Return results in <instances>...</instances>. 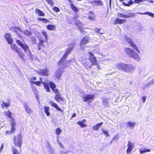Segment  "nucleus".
Listing matches in <instances>:
<instances>
[{"mask_svg": "<svg viewBox=\"0 0 154 154\" xmlns=\"http://www.w3.org/2000/svg\"><path fill=\"white\" fill-rule=\"evenodd\" d=\"M40 81L32 82V83L38 86H40V84L42 83L44 85L45 88L46 89V91L48 92H49L50 89L49 88L48 83L45 82H43L42 81V79L41 78H40Z\"/></svg>", "mask_w": 154, "mask_h": 154, "instance_id": "5", "label": "nucleus"}, {"mask_svg": "<svg viewBox=\"0 0 154 154\" xmlns=\"http://www.w3.org/2000/svg\"><path fill=\"white\" fill-rule=\"evenodd\" d=\"M5 115L7 116L9 118H12L11 115L12 113L10 111H7L5 112Z\"/></svg>", "mask_w": 154, "mask_h": 154, "instance_id": "37", "label": "nucleus"}, {"mask_svg": "<svg viewBox=\"0 0 154 154\" xmlns=\"http://www.w3.org/2000/svg\"><path fill=\"white\" fill-rule=\"evenodd\" d=\"M75 23L76 25L78 26L80 30L81 33H84L85 32L82 31V27H81L83 26L82 24L79 20L75 21Z\"/></svg>", "mask_w": 154, "mask_h": 154, "instance_id": "17", "label": "nucleus"}, {"mask_svg": "<svg viewBox=\"0 0 154 154\" xmlns=\"http://www.w3.org/2000/svg\"><path fill=\"white\" fill-rule=\"evenodd\" d=\"M126 20L125 19L121 20L119 18H117L116 19L115 21V23H117L119 24L124 23L125 22Z\"/></svg>", "mask_w": 154, "mask_h": 154, "instance_id": "25", "label": "nucleus"}, {"mask_svg": "<svg viewBox=\"0 0 154 154\" xmlns=\"http://www.w3.org/2000/svg\"><path fill=\"white\" fill-rule=\"evenodd\" d=\"M148 86H150L149 83L145 84L144 86H143V88L145 89L147 88Z\"/></svg>", "mask_w": 154, "mask_h": 154, "instance_id": "57", "label": "nucleus"}, {"mask_svg": "<svg viewBox=\"0 0 154 154\" xmlns=\"http://www.w3.org/2000/svg\"><path fill=\"white\" fill-rule=\"evenodd\" d=\"M55 99L56 101L60 103H62V101L63 100V99L62 98L60 95H56L55 97Z\"/></svg>", "mask_w": 154, "mask_h": 154, "instance_id": "23", "label": "nucleus"}, {"mask_svg": "<svg viewBox=\"0 0 154 154\" xmlns=\"http://www.w3.org/2000/svg\"><path fill=\"white\" fill-rule=\"evenodd\" d=\"M16 43L24 50L25 52H27L29 50V48L28 46L25 43L23 44L19 40H17Z\"/></svg>", "mask_w": 154, "mask_h": 154, "instance_id": "7", "label": "nucleus"}, {"mask_svg": "<svg viewBox=\"0 0 154 154\" xmlns=\"http://www.w3.org/2000/svg\"><path fill=\"white\" fill-rule=\"evenodd\" d=\"M94 15L93 13L92 12L90 11L88 15V18L91 20H93L94 19Z\"/></svg>", "mask_w": 154, "mask_h": 154, "instance_id": "32", "label": "nucleus"}, {"mask_svg": "<svg viewBox=\"0 0 154 154\" xmlns=\"http://www.w3.org/2000/svg\"><path fill=\"white\" fill-rule=\"evenodd\" d=\"M146 100V97L145 96H143L142 98V100L143 101V102L144 103L145 102Z\"/></svg>", "mask_w": 154, "mask_h": 154, "instance_id": "58", "label": "nucleus"}, {"mask_svg": "<svg viewBox=\"0 0 154 154\" xmlns=\"http://www.w3.org/2000/svg\"><path fill=\"white\" fill-rule=\"evenodd\" d=\"M36 79V78L35 76L32 77L30 78V82L32 83V82H34L33 80H35Z\"/></svg>", "mask_w": 154, "mask_h": 154, "instance_id": "50", "label": "nucleus"}, {"mask_svg": "<svg viewBox=\"0 0 154 154\" xmlns=\"http://www.w3.org/2000/svg\"><path fill=\"white\" fill-rule=\"evenodd\" d=\"M53 91L55 93L58 94L59 93V91L57 89L54 88L52 89Z\"/></svg>", "mask_w": 154, "mask_h": 154, "instance_id": "52", "label": "nucleus"}, {"mask_svg": "<svg viewBox=\"0 0 154 154\" xmlns=\"http://www.w3.org/2000/svg\"><path fill=\"white\" fill-rule=\"evenodd\" d=\"M16 125L15 122L14 121V119H12L11 121V133H13L15 131V128H14V127Z\"/></svg>", "mask_w": 154, "mask_h": 154, "instance_id": "21", "label": "nucleus"}, {"mask_svg": "<svg viewBox=\"0 0 154 154\" xmlns=\"http://www.w3.org/2000/svg\"><path fill=\"white\" fill-rule=\"evenodd\" d=\"M149 86L154 84V79H152L149 83Z\"/></svg>", "mask_w": 154, "mask_h": 154, "instance_id": "55", "label": "nucleus"}, {"mask_svg": "<svg viewBox=\"0 0 154 154\" xmlns=\"http://www.w3.org/2000/svg\"><path fill=\"white\" fill-rule=\"evenodd\" d=\"M11 49L13 50L14 51L18 52L19 51L18 48L17 46L14 44H12L11 45Z\"/></svg>", "mask_w": 154, "mask_h": 154, "instance_id": "28", "label": "nucleus"}, {"mask_svg": "<svg viewBox=\"0 0 154 154\" xmlns=\"http://www.w3.org/2000/svg\"><path fill=\"white\" fill-rule=\"evenodd\" d=\"M38 20L42 21H43V20H44V18H38Z\"/></svg>", "mask_w": 154, "mask_h": 154, "instance_id": "63", "label": "nucleus"}, {"mask_svg": "<svg viewBox=\"0 0 154 154\" xmlns=\"http://www.w3.org/2000/svg\"><path fill=\"white\" fill-rule=\"evenodd\" d=\"M69 151H61V154H67Z\"/></svg>", "mask_w": 154, "mask_h": 154, "instance_id": "59", "label": "nucleus"}, {"mask_svg": "<svg viewBox=\"0 0 154 154\" xmlns=\"http://www.w3.org/2000/svg\"><path fill=\"white\" fill-rule=\"evenodd\" d=\"M3 103L4 104L5 106V107H9L10 106V103H5L4 102H3Z\"/></svg>", "mask_w": 154, "mask_h": 154, "instance_id": "54", "label": "nucleus"}, {"mask_svg": "<svg viewBox=\"0 0 154 154\" xmlns=\"http://www.w3.org/2000/svg\"><path fill=\"white\" fill-rule=\"evenodd\" d=\"M61 132V130L60 128H58L56 130V133L57 135V139H59V135Z\"/></svg>", "mask_w": 154, "mask_h": 154, "instance_id": "35", "label": "nucleus"}, {"mask_svg": "<svg viewBox=\"0 0 154 154\" xmlns=\"http://www.w3.org/2000/svg\"><path fill=\"white\" fill-rule=\"evenodd\" d=\"M43 21L45 23H47L48 21L47 19L44 18V20H43Z\"/></svg>", "mask_w": 154, "mask_h": 154, "instance_id": "62", "label": "nucleus"}, {"mask_svg": "<svg viewBox=\"0 0 154 154\" xmlns=\"http://www.w3.org/2000/svg\"><path fill=\"white\" fill-rule=\"evenodd\" d=\"M142 14H145L146 15H148L151 17H154V14L152 13H150L149 12H145V13Z\"/></svg>", "mask_w": 154, "mask_h": 154, "instance_id": "43", "label": "nucleus"}, {"mask_svg": "<svg viewBox=\"0 0 154 154\" xmlns=\"http://www.w3.org/2000/svg\"><path fill=\"white\" fill-rule=\"evenodd\" d=\"M139 151L140 154L146 152H149L151 151L150 150L148 149H146L144 148H141L139 149Z\"/></svg>", "mask_w": 154, "mask_h": 154, "instance_id": "27", "label": "nucleus"}, {"mask_svg": "<svg viewBox=\"0 0 154 154\" xmlns=\"http://www.w3.org/2000/svg\"><path fill=\"white\" fill-rule=\"evenodd\" d=\"M23 107L25 109L26 112L29 114H31L33 112L32 110L29 107L28 103H22Z\"/></svg>", "mask_w": 154, "mask_h": 154, "instance_id": "8", "label": "nucleus"}, {"mask_svg": "<svg viewBox=\"0 0 154 154\" xmlns=\"http://www.w3.org/2000/svg\"><path fill=\"white\" fill-rule=\"evenodd\" d=\"M47 28L48 30H52L54 29H55V26L54 25H48L47 26Z\"/></svg>", "mask_w": 154, "mask_h": 154, "instance_id": "34", "label": "nucleus"}, {"mask_svg": "<svg viewBox=\"0 0 154 154\" xmlns=\"http://www.w3.org/2000/svg\"><path fill=\"white\" fill-rule=\"evenodd\" d=\"M57 142L58 143L59 145L62 148H63V149L64 148V147H63V145L62 144V143H61L59 141V140H58V139H57Z\"/></svg>", "mask_w": 154, "mask_h": 154, "instance_id": "48", "label": "nucleus"}, {"mask_svg": "<svg viewBox=\"0 0 154 154\" xmlns=\"http://www.w3.org/2000/svg\"><path fill=\"white\" fill-rule=\"evenodd\" d=\"M28 53V56L30 58V59L33 60V56L31 54L30 52V51L29 49V50L27 52H26Z\"/></svg>", "mask_w": 154, "mask_h": 154, "instance_id": "41", "label": "nucleus"}, {"mask_svg": "<svg viewBox=\"0 0 154 154\" xmlns=\"http://www.w3.org/2000/svg\"><path fill=\"white\" fill-rule=\"evenodd\" d=\"M62 68H59L56 72L55 75L57 78H59L62 75L63 72Z\"/></svg>", "mask_w": 154, "mask_h": 154, "instance_id": "19", "label": "nucleus"}, {"mask_svg": "<svg viewBox=\"0 0 154 154\" xmlns=\"http://www.w3.org/2000/svg\"><path fill=\"white\" fill-rule=\"evenodd\" d=\"M38 40L39 42L38 45L37 49L38 50H41V47L43 45V43L45 42L46 41L43 39L41 37H40L38 38Z\"/></svg>", "mask_w": 154, "mask_h": 154, "instance_id": "15", "label": "nucleus"}, {"mask_svg": "<svg viewBox=\"0 0 154 154\" xmlns=\"http://www.w3.org/2000/svg\"><path fill=\"white\" fill-rule=\"evenodd\" d=\"M94 97V95L92 94H86L82 96V98L84 100V102H86L87 100L93 99Z\"/></svg>", "mask_w": 154, "mask_h": 154, "instance_id": "14", "label": "nucleus"}, {"mask_svg": "<svg viewBox=\"0 0 154 154\" xmlns=\"http://www.w3.org/2000/svg\"><path fill=\"white\" fill-rule=\"evenodd\" d=\"M116 67L120 70L128 72H131L136 69L135 66L132 64H125L123 63L117 64Z\"/></svg>", "mask_w": 154, "mask_h": 154, "instance_id": "3", "label": "nucleus"}, {"mask_svg": "<svg viewBox=\"0 0 154 154\" xmlns=\"http://www.w3.org/2000/svg\"><path fill=\"white\" fill-rule=\"evenodd\" d=\"M89 54L90 55L89 59L92 64H96V62H97V60L95 57L94 56V54L91 52H90Z\"/></svg>", "mask_w": 154, "mask_h": 154, "instance_id": "11", "label": "nucleus"}, {"mask_svg": "<svg viewBox=\"0 0 154 154\" xmlns=\"http://www.w3.org/2000/svg\"><path fill=\"white\" fill-rule=\"evenodd\" d=\"M74 45V44L72 43L70 47L67 49L64 55L59 61L58 63L59 65L63 66L64 67L66 66L67 64H70L72 62V60H69L66 61L65 60L67 57L70 54L71 51L72 50Z\"/></svg>", "mask_w": 154, "mask_h": 154, "instance_id": "1", "label": "nucleus"}, {"mask_svg": "<svg viewBox=\"0 0 154 154\" xmlns=\"http://www.w3.org/2000/svg\"><path fill=\"white\" fill-rule=\"evenodd\" d=\"M22 136L20 134H19L16 137H14V142L15 145L19 147L21 146L22 141Z\"/></svg>", "mask_w": 154, "mask_h": 154, "instance_id": "6", "label": "nucleus"}, {"mask_svg": "<svg viewBox=\"0 0 154 154\" xmlns=\"http://www.w3.org/2000/svg\"><path fill=\"white\" fill-rule=\"evenodd\" d=\"M103 105L106 107H109L108 101L107 99H103L102 102Z\"/></svg>", "mask_w": 154, "mask_h": 154, "instance_id": "31", "label": "nucleus"}, {"mask_svg": "<svg viewBox=\"0 0 154 154\" xmlns=\"http://www.w3.org/2000/svg\"><path fill=\"white\" fill-rule=\"evenodd\" d=\"M12 150L13 154H19L18 151L14 147H12Z\"/></svg>", "mask_w": 154, "mask_h": 154, "instance_id": "44", "label": "nucleus"}, {"mask_svg": "<svg viewBox=\"0 0 154 154\" xmlns=\"http://www.w3.org/2000/svg\"><path fill=\"white\" fill-rule=\"evenodd\" d=\"M31 39L34 44H35L36 43L37 40L35 37H32Z\"/></svg>", "mask_w": 154, "mask_h": 154, "instance_id": "46", "label": "nucleus"}, {"mask_svg": "<svg viewBox=\"0 0 154 154\" xmlns=\"http://www.w3.org/2000/svg\"><path fill=\"white\" fill-rule=\"evenodd\" d=\"M44 112L47 116H49L50 115V113L49 112V107L46 106H45L44 107Z\"/></svg>", "mask_w": 154, "mask_h": 154, "instance_id": "30", "label": "nucleus"}, {"mask_svg": "<svg viewBox=\"0 0 154 154\" xmlns=\"http://www.w3.org/2000/svg\"><path fill=\"white\" fill-rule=\"evenodd\" d=\"M42 33L43 35L45 37V39L44 40L47 41V40L48 39L47 32L45 31H43L42 32Z\"/></svg>", "mask_w": 154, "mask_h": 154, "instance_id": "39", "label": "nucleus"}, {"mask_svg": "<svg viewBox=\"0 0 154 154\" xmlns=\"http://www.w3.org/2000/svg\"><path fill=\"white\" fill-rule=\"evenodd\" d=\"M71 7L72 9L74 11L76 12L78 11V8L74 6L73 4H71Z\"/></svg>", "mask_w": 154, "mask_h": 154, "instance_id": "40", "label": "nucleus"}, {"mask_svg": "<svg viewBox=\"0 0 154 154\" xmlns=\"http://www.w3.org/2000/svg\"><path fill=\"white\" fill-rule=\"evenodd\" d=\"M75 116H76V113H74L73 115H72V116L71 117V119L72 118L75 117Z\"/></svg>", "mask_w": 154, "mask_h": 154, "instance_id": "64", "label": "nucleus"}, {"mask_svg": "<svg viewBox=\"0 0 154 154\" xmlns=\"http://www.w3.org/2000/svg\"><path fill=\"white\" fill-rule=\"evenodd\" d=\"M50 148L49 150V152L50 153H51V154H54V150L53 149H52L51 147V146L50 145H49Z\"/></svg>", "mask_w": 154, "mask_h": 154, "instance_id": "47", "label": "nucleus"}, {"mask_svg": "<svg viewBox=\"0 0 154 154\" xmlns=\"http://www.w3.org/2000/svg\"><path fill=\"white\" fill-rule=\"evenodd\" d=\"M134 146V143H131L130 141H128V149L126 151V152L127 154H129L130 153L133 148Z\"/></svg>", "mask_w": 154, "mask_h": 154, "instance_id": "10", "label": "nucleus"}, {"mask_svg": "<svg viewBox=\"0 0 154 154\" xmlns=\"http://www.w3.org/2000/svg\"><path fill=\"white\" fill-rule=\"evenodd\" d=\"M136 123L135 122H128L126 123V128H129V129H133Z\"/></svg>", "mask_w": 154, "mask_h": 154, "instance_id": "18", "label": "nucleus"}, {"mask_svg": "<svg viewBox=\"0 0 154 154\" xmlns=\"http://www.w3.org/2000/svg\"><path fill=\"white\" fill-rule=\"evenodd\" d=\"M53 10L57 12H58L60 11L59 9L57 7H55L53 8Z\"/></svg>", "mask_w": 154, "mask_h": 154, "instance_id": "51", "label": "nucleus"}, {"mask_svg": "<svg viewBox=\"0 0 154 154\" xmlns=\"http://www.w3.org/2000/svg\"><path fill=\"white\" fill-rule=\"evenodd\" d=\"M95 32H98L100 34H103V33H100V32H99V31L100 30V29H94Z\"/></svg>", "mask_w": 154, "mask_h": 154, "instance_id": "56", "label": "nucleus"}, {"mask_svg": "<svg viewBox=\"0 0 154 154\" xmlns=\"http://www.w3.org/2000/svg\"><path fill=\"white\" fill-rule=\"evenodd\" d=\"M35 11L39 16H45V14L44 12L38 9H35Z\"/></svg>", "mask_w": 154, "mask_h": 154, "instance_id": "26", "label": "nucleus"}, {"mask_svg": "<svg viewBox=\"0 0 154 154\" xmlns=\"http://www.w3.org/2000/svg\"><path fill=\"white\" fill-rule=\"evenodd\" d=\"M124 51L129 57L132 58L137 61L140 60V57L138 54L131 48L126 47L125 48Z\"/></svg>", "mask_w": 154, "mask_h": 154, "instance_id": "2", "label": "nucleus"}, {"mask_svg": "<svg viewBox=\"0 0 154 154\" xmlns=\"http://www.w3.org/2000/svg\"><path fill=\"white\" fill-rule=\"evenodd\" d=\"M103 124V122H101L98 123L96 125H94L93 127V128L95 130H97Z\"/></svg>", "mask_w": 154, "mask_h": 154, "instance_id": "29", "label": "nucleus"}, {"mask_svg": "<svg viewBox=\"0 0 154 154\" xmlns=\"http://www.w3.org/2000/svg\"><path fill=\"white\" fill-rule=\"evenodd\" d=\"M133 3L134 2L132 0H130V1L128 3H125L123 2V4L125 6L129 7L131 5H132Z\"/></svg>", "mask_w": 154, "mask_h": 154, "instance_id": "36", "label": "nucleus"}, {"mask_svg": "<svg viewBox=\"0 0 154 154\" xmlns=\"http://www.w3.org/2000/svg\"><path fill=\"white\" fill-rule=\"evenodd\" d=\"M46 1L50 5H51L53 4L52 0H46Z\"/></svg>", "mask_w": 154, "mask_h": 154, "instance_id": "53", "label": "nucleus"}, {"mask_svg": "<svg viewBox=\"0 0 154 154\" xmlns=\"http://www.w3.org/2000/svg\"><path fill=\"white\" fill-rule=\"evenodd\" d=\"M94 65H96L97 66V68L98 69H100V66L97 63V62H96V64H94Z\"/></svg>", "mask_w": 154, "mask_h": 154, "instance_id": "60", "label": "nucleus"}, {"mask_svg": "<svg viewBox=\"0 0 154 154\" xmlns=\"http://www.w3.org/2000/svg\"><path fill=\"white\" fill-rule=\"evenodd\" d=\"M91 3L92 5H94L96 6H102L103 5L102 2L100 0L93 1L91 2Z\"/></svg>", "mask_w": 154, "mask_h": 154, "instance_id": "20", "label": "nucleus"}, {"mask_svg": "<svg viewBox=\"0 0 154 154\" xmlns=\"http://www.w3.org/2000/svg\"><path fill=\"white\" fill-rule=\"evenodd\" d=\"M144 0H134V2L136 3L139 4L140 2H144Z\"/></svg>", "mask_w": 154, "mask_h": 154, "instance_id": "49", "label": "nucleus"}, {"mask_svg": "<svg viewBox=\"0 0 154 154\" xmlns=\"http://www.w3.org/2000/svg\"><path fill=\"white\" fill-rule=\"evenodd\" d=\"M50 103L52 106L55 108L57 110L60 111H63L60 108L58 105L52 101H50Z\"/></svg>", "mask_w": 154, "mask_h": 154, "instance_id": "22", "label": "nucleus"}, {"mask_svg": "<svg viewBox=\"0 0 154 154\" xmlns=\"http://www.w3.org/2000/svg\"><path fill=\"white\" fill-rule=\"evenodd\" d=\"M38 73L42 75L48 76L49 75L48 71L47 69H40L38 70Z\"/></svg>", "mask_w": 154, "mask_h": 154, "instance_id": "16", "label": "nucleus"}, {"mask_svg": "<svg viewBox=\"0 0 154 154\" xmlns=\"http://www.w3.org/2000/svg\"><path fill=\"white\" fill-rule=\"evenodd\" d=\"M3 147H4V145L3 144H2L1 147V148H0V152L3 149Z\"/></svg>", "mask_w": 154, "mask_h": 154, "instance_id": "61", "label": "nucleus"}, {"mask_svg": "<svg viewBox=\"0 0 154 154\" xmlns=\"http://www.w3.org/2000/svg\"><path fill=\"white\" fill-rule=\"evenodd\" d=\"M103 132L106 135V137H108L109 136V134L108 133V131H107L106 130L104 129H102Z\"/></svg>", "mask_w": 154, "mask_h": 154, "instance_id": "45", "label": "nucleus"}, {"mask_svg": "<svg viewBox=\"0 0 154 154\" xmlns=\"http://www.w3.org/2000/svg\"><path fill=\"white\" fill-rule=\"evenodd\" d=\"M49 85L50 87L52 89L55 88L56 87V85L55 84L52 82H49Z\"/></svg>", "mask_w": 154, "mask_h": 154, "instance_id": "42", "label": "nucleus"}, {"mask_svg": "<svg viewBox=\"0 0 154 154\" xmlns=\"http://www.w3.org/2000/svg\"><path fill=\"white\" fill-rule=\"evenodd\" d=\"M19 56L22 60L24 59V54L21 52H20L19 51L18 52H17Z\"/></svg>", "mask_w": 154, "mask_h": 154, "instance_id": "38", "label": "nucleus"}, {"mask_svg": "<svg viewBox=\"0 0 154 154\" xmlns=\"http://www.w3.org/2000/svg\"><path fill=\"white\" fill-rule=\"evenodd\" d=\"M85 119H84L82 121H78L76 122V123L80 125L82 127H86V125L85 124Z\"/></svg>", "mask_w": 154, "mask_h": 154, "instance_id": "24", "label": "nucleus"}, {"mask_svg": "<svg viewBox=\"0 0 154 154\" xmlns=\"http://www.w3.org/2000/svg\"><path fill=\"white\" fill-rule=\"evenodd\" d=\"M22 32L24 33V35L28 36H30L32 34L31 32L27 29L24 30Z\"/></svg>", "mask_w": 154, "mask_h": 154, "instance_id": "33", "label": "nucleus"}, {"mask_svg": "<svg viewBox=\"0 0 154 154\" xmlns=\"http://www.w3.org/2000/svg\"><path fill=\"white\" fill-rule=\"evenodd\" d=\"M4 37L8 44H11L12 43L13 41L10 34L6 33Z\"/></svg>", "mask_w": 154, "mask_h": 154, "instance_id": "13", "label": "nucleus"}, {"mask_svg": "<svg viewBox=\"0 0 154 154\" xmlns=\"http://www.w3.org/2000/svg\"><path fill=\"white\" fill-rule=\"evenodd\" d=\"M124 38L125 41L127 42L134 49L137 51L138 53H140V51L138 49L136 45L134 43V42L131 38L125 36Z\"/></svg>", "mask_w": 154, "mask_h": 154, "instance_id": "4", "label": "nucleus"}, {"mask_svg": "<svg viewBox=\"0 0 154 154\" xmlns=\"http://www.w3.org/2000/svg\"><path fill=\"white\" fill-rule=\"evenodd\" d=\"M89 38L88 36H85L82 39L80 45V48L82 49L83 50L84 49V47H82V46L86 44L89 41Z\"/></svg>", "mask_w": 154, "mask_h": 154, "instance_id": "9", "label": "nucleus"}, {"mask_svg": "<svg viewBox=\"0 0 154 154\" xmlns=\"http://www.w3.org/2000/svg\"><path fill=\"white\" fill-rule=\"evenodd\" d=\"M129 15H125L122 14L121 13L118 14V16L119 17H122L125 18H128L129 17H133L135 16V14L133 13H130L128 14Z\"/></svg>", "mask_w": 154, "mask_h": 154, "instance_id": "12", "label": "nucleus"}]
</instances>
